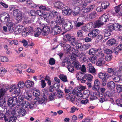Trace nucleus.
<instances>
[{
  "label": "nucleus",
  "instance_id": "1",
  "mask_svg": "<svg viewBox=\"0 0 122 122\" xmlns=\"http://www.w3.org/2000/svg\"><path fill=\"white\" fill-rule=\"evenodd\" d=\"M13 15L16 19L18 21H21L24 17L22 12L18 9H16L13 11Z\"/></svg>",
  "mask_w": 122,
  "mask_h": 122
},
{
  "label": "nucleus",
  "instance_id": "2",
  "mask_svg": "<svg viewBox=\"0 0 122 122\" xmlns=\"http://www.w3.org/2000/svg\"><path fill=\"white\" fill-rule=\"evenodd\" d=\"M0 19L3 23H8L10 20V15L9 14L6 13H2L0 15Z\"/></svg>",
  "mask_w": 122,
  "mask_h": 122
},
{
  "label": "nucleus",
  "instance_id": "3",
  "mask_svg": "<svg viewBox=\"0 0 122 122\" xmlns=\"http://www.w3.org/2000/svg\"><path fill=\"white\" fill-rule=\"evenodd\" d=\"M61 26V25H56L51 30H50V33L54 36L60 34L62 31Z\"/></svg>",
  "mask_w": 122,
  "mask_h": 122
},
{
  "label": "nucleus",
  "instance_id": "4",
  "mask_svg": "<svg viewBox=\"0 0 122 122\" xmlns=\"http://www.w3.org/2000/svg\"><path fill=\"white\" fill-rule=\"evenodd\" d=\"M17 98L10 97L8 100V105L11 108L16 104Z\"/></svg>",
  "mask_w": 122,
  "mask_h": 122
},
{
  "label": "nucleus",
  "instance_id": "5",
  "mask_svg": "<svg viewBox=\"0 0 122 122\" xmlns=\"http://www.w3.org/2000/svg\"><path fill=\"white\" fill-rule=\"evenodd\" d=\"M62 28L66 31L71 30L73 28L72 24L69 22L66 23L65 21L62 24Z\"/></svg>",
  "mask_w": 122,
  "mask_h": 122
},
{
  "label": "nucleus",
  "instance_id": "6",
  "mask_svg": "<svg viewBox=\"0 0 122 122\" xmlns=\"http://www.w3.org/2000/svg\"><path fill=\"white\" fill-rule=\"evenodd\" d=\"M118 24H116L114 23L113 24H111L110 25H107V26L106 29H107L110 31L112 32V31L115 30V27L118 28L119 29L121 28L120 26Z\"/></svg>",
  "mask_w": 122,
  "mask_h": 122
},
{
  "label": "nucleus",
  "instance_id": "7",
  "mask_svg": "<svg viewBox=\"0 0 122 122\" xmlns=\"http://www.w3.org/2000/svg\"><path fill=\"white\" fill-rule=\"evenodd\" d=\"M62 13L64 15H69L72 12V10L67 6H66L62 10Z\"/></svg>",
  "mask_w": 122,
  "mask_h": 122
},
{
  "label": "nucleus",
  "instance_id": "8",
  "mask_svg": "<svg viewBox=\"0 0 122 122\" xmlns=\"http://www.w3.org/2000/svg\"><path fill=\"white\" fill-rule=\"evenodd\" d=\"M16 112L17 117H18L24 116L26 113V110L24 109H18L17 110Z\"/></svg>",
  "mask_w": 122,
  "mask_h": 122
},
{
  "label": "nucleus",
  "instance_id": "9",
  "mask_svg": "<svg viewBox=\"0 0 122 122\" xmlns=\"http://www.w3.org/2000/svg\"><path fill=\"white\" fill-rule=\"evenodd\" d=\"M25 29V27L21 25L18 26L15 29V33L16 34H19L24 31Z\"/></svg>",
  "mask_w": 122,
  "mask_h": 122
},
{
  "label": "nucleus",
  "instance_id": "10",
  "mask_svg": "<svg viewBox=\"0 0 122 122\" xmlns=\"http://www.w3.org/2000/svg\"><path fill=\"white\" fill-rule=\"evenodd\" d=\"M103 24L109 21L108 17L107 15H103L99 19Z\"/></svg>",
  "mask_w": 122,
  "mask_h": 122
},
{
  "label": "nucleus",
  "instance_id": "11",
  "mask_svg": "<svg viewBox=\"0 0 122 122\" xmlns=\"http://www.w3.org/2000/svg\"><path fill=\"white\" fill-rule=\"evenodd\" d=\"M73 15L76 16L80 13V8L77 6H75L72 10Z\"/></svg>",
  "mask_w": 122,
  "mask_h": 122
},
{
  "label": "nucleus",
  "instance_id": "12",
  "mask_svg": "<svg viewBox=\"0 0 122 122\" xmlns=\"http://www.w3.org/2000/svg\"><path fill=\"white\" fill-rule=\"evenodd\" d=\"M50 27L49 26H46L43 27L42 29V34L44 36L47 35L50 33Z\"/></svg>",
  "mask_w": 122,
  "mask_h": 122
},
{
  "label": "nucleus",
  "instance_id": "13",
  "mask_svg": "<svg viewBox=\"0 0 122 122\" xmlns=\"http://www.w3.org/2000/svg\"><path fill=\"white\" fill-rule=\"evenodd\" d=\"M61 65L62 66L69 67L71 65V62L69 60L64 59L61 63Z\"/></svg>",
  "mask_w": 122,
  "mask_h": 122
},
{
  "label": "nucleus",
  "instance_id": "14",
  "mask_svg": "<svg viewBox=\"0 0 122 122\" xmlns=\"http://www.w3.org/2000/svg\"><path fill=\"white\" fill-rule=\"evenodd\" d=\"M107 85L108 88L110 90L113 89L115 87V83L112 81L108 82Z\"/></svg>",
  "mask_w": 122,
  "mask_h": 122
},
{
  "label": "nucleus",
  "instance_id": "15",
  "mask_svg": "<svg viewBox=\"0 0 122 122\" xmlns=\"http://www.w3.org/2000/svg\"><path fill=\"white\" fill-rule=\"evenodd\" d=\"M54 5L55 7L60 9H62L64 5L62 2L60 1L56 2L54 3Z\"/></svg>",
  "mask_w": 122,
  "mask_h": 122
},
{
  "label": "nucleus",
  "instance_id": "16",
  "mask_svg": "<svg viewBox=\"0 0 122 122\" xmlns=\"http://www.w3.org/2000/svg\"><path fill=\"white\" fill-rule=\"evenodd\" d=\"M86 68L91 73H93L95 71V68L92 66L91 63L88 64L86 66Z\"/></svg>",
  "mask_w": 122,
  "mask_h": 122
},
{
  "label": "nucleus",
  "instance_id": "17",
  "mask_svg": "<svg viewBox=\"0 0 122 122\" xmlns=\"http://www.w3.org/2000/svg\"><path fill=\"white\" fill-rule=\"evenodd\" d=\"M84 80L85 79L88 81H91L92 79L93 78L92 76L90 74H85L83 73Z\"/></svg>",
  "mask_w": 122,
  "mask_h": 122
},
{
  "label": "nucleus",
  "instance_id": "18",
  "mask_svg": "<svg viewBox=\"0 0 122 122\" xmlns=\"http://www.w3.org/2000/svg\"><path fill=\"white\" fill-rule=\"evenodd\" d=\"M13 23L11 22H8L6 25L8 28V30L11 32H12L14 29L13 27Z\"/></svg>",
  "mask_w": 122,
  "mask_h": 122
},
{
  "label": "nucleus",
  "instance_id": "19",
  "mask_svg": "<svg viewBox=\"0 0 122 122\" xmlns=\"http://www.w3.org/2000/svg\"><path fill=\"white\" fill-rule=\"evenodd\" d=\"M71 66H73L78 70L80 69L81 67V66L79 65V62L76 60L72 62Z\"/></svg>",
  "mask_w": 122,
  "mask_h": 122
},
{
  "label": "nucleus",
  "instance_id": "20",
  "mask_svg": "<svg viewBox=\"0 0 122 122\" xmlns=\"http://www.w3.org/2000/svg\"><path fill=\"white\" fill-rule=\"evenodd\" d=\"M72 36L69 34H66L64 35V36L63 40L64 41V42L66 43L67 41H68L69 42L71 41Z\"/></svg>",
  "mask_w": 122,
  "mask_h": 122
},
{
  "label": "nucleus",
  "instance_id": "21",
  "mask_svg": "<svg viewBox=\"0 0 122 122\" xmlns=\"http://www.w3.org/2000/svg\"><path fill=\"white\" fill-rule=\"evenodd\" d=\"M116 40L114 38L110 39L107 42L108 45L110 46L116 45Z\"/></svg>",
  "mask_w": 122,
  "mask_h": 122
},
{
  "label": "nucleus",
  "instance_id": "22",
  "mask_svg": "<svg viewBox=\"0 0 122 122\" xmlns=\"http://www.w3.org/2000/svg\"><path fill=\"white\" fill-rule=\"evenodd\" d=\"M34 82L33 81L27 80L25 82V85L27 87H32L34 85Z\"/></svg>",
  "mask_w": 122,
  "mask_h": 122
},
{
  "label": "nucleus",
  "instance_id": "23",
  "mask_svg": "<svg viewBox=\"0 0 122 122\" xmlns=\"http://www.w3.org/2000/svg\"><path fill=\"white\" fill-rule=\"evenodd\" d=\"M105 59L104 58H99L96 64L97 66H101L102 65L105 63Z\"/></svg>",
  "mask_w": 122,
  "mask_h": 122
},
{
  "label": "nucleus",
  "instance_id": "24",
  "mask_svg": "<svg viewBox=\"0 0 122 122\" xmlns=\"http://www.w3.org/2000/svg\"><path fill=\"white\" fill-rule=\"evenodd\" d=\"M32 95L30 93L26 92L25 93L24 97L28 101H30L32 99Z\"/></svg>",
  "mask_w": 122,
  "mask_h": 122
},
{
  "label": "nucleus",
  "instance_id": "25",
  "mask_svg": "<svg viewBox=\"0 0 122 122\" xmlns=\"http://www.w3.org/2000/svg\"><path fill=\"white\" fill-rule=\"evenodd\" d=\"M44 95L42 98L41 99L39 98V102H38V103L42 104L43 103L44 104L47 101V97L45 96V92L44 93Z\"/></svg>",
  "mask_w": 122,
  "mask_h": 122
},
{
  "label": "nucleus",
  "instance_id": "26",
  "mask_svg": "<svg viewBox=\"0 0 122 122\" xmlns=\"http://www.w3.org/2000/svg\"><path fill=\"white\" fill-rule=\"evenodd\" d=\"M113 78L114 81L118 82L120 81H122V76L121 75L114 76Z\"/></svg>",
  "mask_w": 122,
  "mask_h": 122
},
{
  "label": "nucleus",
  "instance_id": "27",
  "mask_svg": "<svg viewBox=\"0 0 122 122\" xmlns=\"http://www.w3.org/2000/svg\"><path fill=\"white\" fill-rule=\"evenodd\" d=\"M0 107L4 108L5 107L6 103V100L4 98H0Z\"/></svg>",
  "mask_w": 122,
  "mask_h": 122
},
{
  "label": "nucleus",
  "instance_id": "28",
  "mask_svg": "<svg viewBox=\"0 0 122 122\" xmlns=\"http://www.w3.org/2000/svg\"><path fill=\"white\" fill-rule=\"evenodd\" d=\"M17 118L15 116L12 115L5 122H16Z\"/></svg>",
  "mask_w": 122,
  "mask_h": 122
},
{
  "label": "nucleus",
  "instance_id": "29",
  "mask_svg": "<svg viewBox=\"0 0 122 122\" xmlns=\"http://www.w3.org/2000/svg\"><path fill=\"white\" fill-rule=\"evenodd\" d=\"M20 90L19 89H15V91L12 94V96L13 97H16L18 96L20 94Z\"/></svg>",
  "mask_w": 122,
  "mask_h": 122
},
{
  "label": "nucleus",
  "instance_id": "30",
  "mask_svg": "<svg viewBox=\"0 0 122 122\" xmlns=\"http://www.w3.org/2000/svg\"><path fill=\"white\" fill-rule=\"evenodd\" d=\"M56 21L59 23V25H61V24H63L65 21L63 19L61 18V17L60 16H57Z\"/></svg>",
  "mask_w": 122,
  "mask_h": 122
},
{
  "label": "nucleus",
  "instance_id": "31",
  "mask_svg": "<svg viewBox=\"0 0 122 122\" xmlns=\"http://www.w3.org/2000/svg\"><path fill=\"white\" fill-rule=\"evenodd\" d=\"M109 5V2L106 1H104L102 3L101 7L104 9H105L108 7Z\"/></svg>",
  "mask_w": 122,
  "mask_h": 122
},
{
  "label": "nucleus",
  "instance_id": "32",
  "mask_svg": "<svg viewBox=\"0 0 122 122\" xmlns=\"http://www.w3.org/2000/svg\"><path fill=\"white\" fill-rule=\"evenodd\" d=\"M7 89L4 88H1L0 90V98L3 97L5 94V92L7 90Z\"/></svg>",
  "mask_w": 122,
  "mask_h": 122
},
{
  "label": "nucleus",
  "instance_id": "33",
  "mask_svg": "<svg viewBox=\"0 0 122 122\" xmlns=\"http://www.w3.org/2000/svg\"><path fill=\"white\" fill-rule=\"evenodd\" d=\"M59 78L62 81L65 82L68 81L66 76L63 74H60L59 76Z\"/></svg>",
  "mask_w": 122,
  "mask_h": 122
},
{
  "label": "nucleus",
  "instance_id": "34",
  "mask_svg": "<svg viewBox=\"0 0 122 122\" xmlns=\"http://www.w3.org/2000/svg\"><path fill=\"white\" fill-rule=\"evenodd\" d=\"M5 113V116L4 120L5 122L6 121H7L8 119L10 118L11 116V114L10 113V112L9 110L7 111Z\"/></svg>",
  "mask_w": 122,
  "mask_h": 122
},
{
  "label": "nucleus",
  "instance_id": "35",
  "mask_svg": "<svg viewBox=\"0 0 122 122\" xmlns=\"http://www.w3.org/2000/svg\"><path fill=\"white\" fill-rule=\"evenodd\" d=\"M115 9L116 13H118L121 10H122V5L121 4L116 6L115 7Z\"/></svg>",
  "mask_w": 122,
  "mask_h": 122
},
{
  "label": "nucleus",
  "instance_id": "36",
  "mask_svg": "<svg viewBox=\"0 0 122 122\" xmlns=\"http://www.w3.org/2000/svg\"><path fill=\"white\" fill-rule=\"evenodd\" d=\"M103 31L104 33V36L105 37H108L111 35V32L107 29L104 30Z\"/></svg>",
  "mask_w": 122,
  "mask_h": 122
},
{
  "label": "nucleus",
  "instance_id": "37",
  "mask_svg": "<svg viewBox=\"0 0 122 122\" xmlns=\"http://www.w3.org/2000/svg\"><path fill=\"white\" fill-rule=\"evenodd\" d=\"M25 85V83L22 81H20L17 84L18 87L20 88H23L24 87Z\"/></svg>",
  "mask_w": 122,
  "mask_h": 122
},
{
  "label": "nucleus",
  "instance_id": "38",
  "mask_svg": "<svg viewBox=\"0 0 122 122\" xmlns=\"http://www.w3.org/2000/svg\"><path fill=\"white\" fill-rule=\"evenodd\" d=\"M29 16H33L32 20H33L35 18V16L36 15V11L35 10H31L29 14Z\"/></svg>",
  "mask_w": 122,
  "mask_h": 122
},
{
  "label": "nucleus",
  "instance_id": "39",
  "mask_svg": "<svg viewBox=\"0 0 122 122\" xmlns=\"http://www.w3.org/2000/svg\"><path fill=\"white\" fill-rule=\"evenodd\" d=\"M38 8L41 10H43L45 11H47L50 10V9L47 6H44L41 5L39 6Z\"/></svg>",
  "mask_w": 122,
  "mask_h": 122
},
{
  "label": "nucleus",
  "instance_id": "40",
  "mask_svg": "<svg viewBox=\"0 0 122 122\" xmlns=\"http://www.w3.org/2000/svg\"><path fill=\"white\" fill-rule=\"evenodd\" d=\"M94 24L95 27H99L103 25L102 23H101V21L99 20V19L98 20L95 22Z\"/></svg>",
  "mask_w": 122,
  "mask_h": 122
},
{
  "label": "nucleus",
  "instance_id": "41",
  "mask_svg": "<svg viewBox=\"0 0 122 122\" xmlns=\"http://www.w3.org/2000/svg\"><path fill=\"white\" fill-rule=\"evenodd\" d=\"M57 92L56 93L57 95V96L59 98H61L63 97V93L61 91V90L60 89H56Z\"/></svg>",
  "mask_w": 122,
  "mask_h": 122
},
{
  "label": "nucleus",
  "instance_id": "42",
  "mask_svg": "<svg viewBox=\"0 0 122 122\" xmlns=\"http://www.w3.org/2000/svg\"><path fill=\"white\" fill-rule=\"evenodd\" d=\"M29 105L30 104L27 101L22 102V103H21V106H24L25 105L24 108L26 110H27L26 109L27 108V106H29Z\"/></svg>",
  "mask_w": 122,
  "mask_h": 122
},
{
  "label": "nucleus",
  "instance_id": "43",
  "mask_svg": "<svg viewBox=\"0 0 122 122\" xmlns=\"http://www.w3.org/2000/svg\"><path fill=\"white\" fill-rule=\"evenodd\" d=\"M86 87L85 86H83L81 85H80L79 86H78L76 87V89H77L78 91L79 92H80L81 91H83L84 90Z\"/></svg>",
  "mask_w": 122,
  "mask_h": 122
},
{
  "label": "nucleus",
  "instance_id": "44",
  "mask_svg": "<svg viewBox=\"0 0 122 122\" xmlns=\"http://www.w3.org/2000/svg\"><path fill=\"white\" fill-rule=\"evenodd\" d=\"M75 38L73 36H72L71 41L70 42L71 43V44L72 46H74L77 43V41L75 40Z\"/></svg>",
  "mask_w": 122,
  "mask_h": 122
},
{
  "label": "nucleus",
  "instance_id": "45",
  "mask_svg": "<svg viewBox=\"0 0 122 122\" xmlns=\"http://www.w3.org/2000/svg\"><path fill=\"white\" fill-rule=\"evenodd\" d=\"M29 35H31L33 33L34 29L33 27L29 26L28 27L27 30Z\"/></svg>",
  "mask_w": 122,
  "mask_h": 122
},
{
  "label": "nucleus",
  "instance_id": "46",
  "mask_svg": "<svg viewBox=\"0 0 122 122\" xmlns=\"http://www.w3.org/2000/svg\"><path fill=\"white\" fill-rule=\"evenodd\" d=\"M64 49L67 52H69L71 49V46L68 44L64 45L63 47Z\"/></svg>",
  "mask_w": 122,
  "mask_h": 122
},
{
  "label": "nucleus",
  "instance_id": "47",
  "mask_svg": "<svg viewBox=\"0 0 122 122\" xmlns=\"http://www.w3.org/2000/svg\"><path fill=\"white\" fill-rule=\"evenodd\" d=\"M79 76H77V78L78 80L81 81L82 80H84L83 73L82 72H80L79 74Z\"/></svg>",
  "mask_w": 122,
  "mask_h": 122
},
{
  "label": "nucleus",
  "instance_id": "48",
  "mask_svg": "<svg viewBox=\"0 0 122 122\" xmlns=\"http://www.w3.org/2000/svg\"><path fill=\"white\" fill-rule=\"evenodd\" d=\"M96 13L95 12H92L89 15V17L91 19H93L96 17Z\"/></svg>",
  "mask_w": 122,
  "mask_h": 122
},
{
  "label": "nucleus",
  "instance_id": "49",
  "mask_svg": "<svg viewBox=\"0 0 122 122\" xmlns=\"http://www.w3.org/2000/svg\"><path fill=\"white\" fill-rule=\"evenodd\" d=\"M52 15L51 14V13H44V15H46V17L44 18V20L46 19L47 20V19H46L47 18L46 17L49 18H52Z\"/></svg>",
  "mask_w": 122,
  "mask_h": 122
},
{
  "label": "nucleus",
  "instance_id": "50",
  "mask_svg": "<svg viewBox=\"0 0 122 122\" xmlns=\"http://www.w3.org/2000/svg\"><path fill=\"white\" fill-rule=\"evenodd\" d=\"M72 51L73 54L76 55L77 57L79 56L80 53L77 50L74 49L72 50Z\"/></svg>",
  "mask_w": 122,
  "mask_h": 122
},
{
  "label": "nucleus",
  "instance_id": "51",
  "mask_svg": "<svg viewBox=\"0 0 122 122\" xmlns=\"http://www.w3.org/2000/svg\"><path fill=\"white\" fill-rule=\"evenodd\" d=\"M98 76L99 77L102 79L106 77V76H107V75L106 73L100 72L98 74Z\"/></svg>",
  "mask_w": 122,
  "mask_h": 122
},
{
  "label": "nucleus",
  "instance_id": "52",
  "mask_svg": "<svg viewBox=\"0 0 122 122\" xmlns=\"http://www.w3.org/2000/svg\"><path fill=\"white\" fill-rule=\"evenodd\" d=\"M96 52V49L92 48L90 50L89 53L90 55H94Z\"/></svg>",
  "mask_w": 122,
  "mask_h": 122
},
{
  "label": "nucleus",
  "instance_id": "53",
  "mask_svg": "<svg viewBox=\"0 0 122 122\" xmlns=\"http://www.w3.org/2000/svg\"><path fill=\"white\" fill-rule=\"evenodd\" d=\"M73 89V87H72L70 86L67 89H66V87L65 89V91L66 93H70Z\"/></svg>",
  "mask_w": 122,
  "mask_h": 122
},
{
  "label": "nucleus",
  "instance_id": "54",
  "mask_svg": "<svg viewBox=\"0 0 122 122\" xmlns=\"http://www.w3.org/2000/svg\"><path fill=\"white\" fill-rule=\"evenodd\" d=\"M117 92L120 93L122 91V85H117L116 87Z\"/></svg>",
  "mask_w": 122,
  "mask_h": 122
},
{
  "label": "nucleus",
  "instance_id": "55",
  "mask_svg": "<svg viewBox=\"0 0 122 122\" xmlns=\"http://www.w3.org/2000/svg\"><path fill=\"white\" fill-rule=\"evenodd\" d=\"M8 61V59L5 56H0V61L6 62Z\"/></svg>",
  "mask_w": 122,
  "mask_h": 122
},
{
  "label": "nucleus",
  "instance_id": "56",
  "mask_svg": "<svg viewBox=\"0 0 122 122\" xmlns=\"http://www.w3.org/2000/svg\"><path fill=\"white\" fill-rule=\"evenodd\" d=\"M103 50L104 51V53L107 54L111 55L112 53V51L110 49L105 48L103 49Z\"/></svg>",
  "mask_w": 122,
  "mask_h": 122
},
{
  "label": "nucleus",
  "instance_id": "57",
  "mask_svg": "<svg viewBox=\"0 0 122 122\" xmlns=\"http://www.w3.org/2000/svg\"><path fill=\"white\" fill-rule=\"evenodd\" d=\"M81 43H78L76 46V47L77 49H79L80 50H83L82 49V45Z\"/></svg>",
  "mask_w": 122,
  "mask_h": 122
},
{
  "label": "nucleus",
  "instance_id": "58",
  "mask_svg": "<svg viewBox=\"0 0 122 122\" xmlns=\"http://www.w3.org/2000/svg\"><path fill=\"white\" fill-rule=\"evenodd\" d=\"M100 87L99 85H94L93 86L92 89L94 90L97 91V92H99V88Z\"/></svg>",
  "mask_w": 122,
  "mask_h": 122
},
{
  "label": "nucleus",
  "instance_id": "59",
  "mask_svg": "<svg viewBox=\"0 0 122 122\" xmlns=\"http://www.w3.org/2000/svg\"><path fill=\"white\" fill-rule=\"evenodd\" d=\"M24 99V98L23 96L22 95H20L19 97H18V100H17V101L16 104L19 102H21L22 100Z\"/></svg>",
  "mask_w": 122,
  "mask_h": 122
},
{
  "label": "nucleus",
  "instance_id": "60",
  "mask_svg": "<svg viewBox=\"0 0 122 122\" xmlns=\"http://www.w3.org/2000/svg\"><path fill=\"white\" fill-rule=\"evenodd\" d=\"M113 70H113L112 73L114 75V76L118 75L121 74L120 73L118 70L117 69L114 68Z\"/></svg>",
  "mask_w": 122,
  "mask_h": 122
},
{
  "label": "nucleus",
  "instance_id": "61",
  "mask_svg": "<svg viewBox=\"0 0 122 122\" xmlns=\"http://www.w3.org/2000/svg\"><path fill=\"white\" fill-rule=\"evenodd\" d=\"M92 32L93 33V34L96 36V37L100 33V31L97 29H96L92 30Z\"/></svg>",
  "mask_w": 122,
  "mask_h": 122
},
{
  "label": "nucleus",
  "instance_id": "62",
  "mask_svg": "<svg viewBox=\"0 0 122 122\" xmlns=\"http://www.w3.org/2000/svg\"><path fill=\"white\" fill-rule=\"evenodd\" d=\"M107 76H106L105 78L102 79V85L104 86H105L107 82Z\"/></svg>",
  "mask_w": 122,
  "mask_h": 122
},
{
  "label": "nucleus",
  "instance_id": "63",
  "mask_svg": "<svg viewBox=\"0 0 122 122\" xmlns=\"http://www.w3.org/2000/svg\"><path fill=\"white\" fill-rule=\"evenodd\" d=\"M91 46V45L89 44L83 45H82V49H83L84 50H86L90 47Z\"/></svg>",
  "mask_w": 122,
  "mask_h": 122
},
{
  "label": "nucleus",
  "instance_id": "64",
  "mask_svg": "<svg viewBox=\"0 0 122 122\" xmlns=\"http://www.w3.org/2000/svg\"><path fill=\"white\" fill-rule=\"evenodd\" d=\"M67 68L69 71L71 72H73L74 71V67L73 66H71V65L69 66V67H67Z\"/></svg>",
  "mask_w": 122,
  "mask_h": 122
}]
</instances>
